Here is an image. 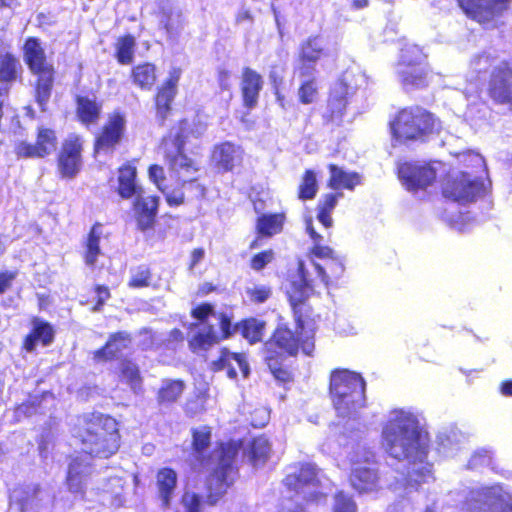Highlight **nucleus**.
<instances>
[{"instance_id":"obj_14","label":"nucleus","mask_w":512,"mask_h":512,"mask_svg":"<svg viewBox=\"0 0 512 512\" xmlns=\"http://www.w3.org/2000/svg\"><path fill=\"white\" fill-rule=\"evenodd\" d=\"M85 140L78 133H69L61 142L56 154V170L61 179H74L83 169Z\"/></svg>"},{"instance_id":"obj_55","label":"nucleus","mask_w":512,"mask_h":512,"mask_svg":"<svg viewBox=\"0 0 512 512\" xmlns=\"http://www.w3.org/2000/svg\"><path fill=\"white\" fill-rule=\"evenodd\" d=\"M246 295L253 304H263L272 296V288L267 285H255L246 289Z\"/></svg>"},{"instance_id":"obj_8","label":"nucleus","mask_w":512,"mask_h":512,"mask_svg":"<svg viewBox=\"0 0 512 512\" xmlns=\"http://www.w3.org/2000/svg\"><path fill=\"white\" fill-rule=\"evenodd\" d=\"M305 329H291L287 324H278L269 338L263 343V355L273 357H297L300 353L313 356L315 351L314 333H305Z\"/></svg>"},{"instance_id":"obj_64","label":"nucleus","mask_w":512,"mask_h":512,"mask_svg":"<svg viewBox=\"0 0 512 512\" xmlns=\"http://www.w3.org/2000/svg\"><path fill=\"white\" fill-rule=\"evenodd\" d=\"M500 392L502 395L512 397V380H505L500 384Z\"/></svg>"},{"instance_id":"obj_11","label":"nucleus","mask_w":512,"mask_h":512,"mask_svg":"<svg viewBox=\"0 0 512 512\" xmlns=\"http://www.w3.org/2000/svg\"><path fill=\"white\" fill-rule=\"evenodd\" d=\"M127 138V118L123 111L110 112L102 125L93 134L92 156L113 155Z\"/></svg>"},{"instance_id":"obj_20","label":"nucleus","mask_w":512,"mask_h":512,"mask_svg":"<svg viewBox=\"0 0 512 512\" xmlns=\"http://www.w3.org/2000/svg\"><path fill=\"white\" fill-rule=\"evenodd\" d=\"M182 75L180 67L169 70L168 76L157 87L154 94V109L160 124H164L172 112L173 102L178 94V86Z\"/></svg>"},{"instance_id":"obj_9","label":"nucleus","mask_w":512,"mask_h":512,"mask_svg":"<svg viewBox=\"0 0 512 512\" xmlns=\"http://www.w3.org/2000/svg\"><path fill=\"white\" fill-rule=\"evenodd\" d=\"M281 484L287 492L302 496L306 504L319 503L327 497L324 492L317 490L321 486L320 469L312 462L290 464Z\"/></svg>"},{"instance_id":"obj_54","label":"nucleus","mask_w":512,"mask_h":512,"mask_svg":"<svg viewBox=\"0 0 512 512\" xmlns=\"http://www.w3.org/2000/svg\"><path fill=\"white\" fill-rule=\"evenodd\" d=\"M274 260L275 252L269 248L254 254L249 261V266L254 271H261Z\"/></svg>"},{"instance_id":"obj_40","label":"nucleus","mask_w":512,"mask_h":512,"mask_svg":"<svg viewBox=\"0 0 512 512\" xmlns=\"http://www.w3.org/2000/svg\"><path fill=\"white\" fill-rule=\"evenodd\" d=\"M327 168L330 173L327 186L333 190H353L361 184V176L357 172H346L336 164H329Z\"/></svg>"},{"instance_id":"obj_33","label":"nucleus","mask_w":512,"mask_h":512,"mask_svg":"<svg viewBox=\"0 0 512 512\" xmlns=\"http://www.w3.org/2000/svg\"><path fill=\"white\" fill-rule=\"evenodd\" d=\"M178 486V474L171 467H161L155 474L156 498L162 509H170Z\"/></svg>"},{"instance_id":"obj_18","label":"nucleus","mask_w":512,"mask_h":512,"mask_svg":"<svg viewBox=\"0 0 512 512\" xmlns=\"http://www.w3.org/2000/svg\"><path fill=\"white\" fill-rule=\"evenodd\" d=\"M485 93L495 105L512 106V61L502 60L489 73Z\"/></svg>"},{"instance_id":"obj_5","label":"nucleus","mask_w":512,"mask_h":512,"mask_svg":"<svg viewBox=\"0 0 512 512\" xmlns=\"http://www.w3.org/2000/svg\"><path fill=\"white\" fill-rule=\"evenodd\" d=\"M386 451L397 460L422 463L429 452V435L402 415L387 421L382 431Z\"/></svg>"},{"instance_id":"obj_63","label":"nucleus","mask_w":512,"mask_h":512,"mask_svg":"<svg viewBox=\"0 0 512 512\" xmlns=\"http://www.w3.org/2000/svg\"><path fill=\"white\" fill-rule=\"evenodd\" d=\"M216 286L212 282H204L199 286V294L208 295L216 291Z\"/></svg>"},{"instance_id":"obj_53","label":"nucleus","mask_w":512,"mask_h":512,"mask_svg":"<svg viewBox=\"0 0 512 512\" xmlns=\"http://www.w3.org/2000/svg\"><path fill=\"white\" fill-rule=\"evenodd\" d=\"M333 512H357V505L350 495L339 490L334 494Z\"/></svg>"},{"instance_id":"obj_2","label":"nucleus","mask_w":512,"mask_h":512,"mask_svg":"<svg viewBox=\"0 0 512 512\" xmlns=\"http://www.w3.org/2000/svg\"><path fill=\"white\" fill-rule=\"evenodd\" d=\"M243 448L242 439L217 441L213 448L215 466L204 479L203 495L185 490L179 499L182 510L175 512H201L203 505L209 507L218 505L239 477L236 460Z\"/></svg>"},{"instance_id":"obj_36","label":"nucleus","mask_w":512,"mask_h":512,"mask_svg":"<svg viewBox=\"0 0 512 512\" xmlns=\"http://www.w3.org/2000/svg\"><path fill=\"white\" fill-rule=\"evenodd\" d=\"M287 221L286 212L262 213L255 221V233L258 238L270 239L283 232Z\"/></svg>"},{"instance_id":"obj_59","label":"nucleus","mask_w":512,"mask_h":512,"mask_svg":"<svg viewBox=\"0 0 512 512\" xmlns=\"http://www.w3.org/2000/svg\"><path fill=\"white\" fill-rule=\"evenodd\" d=\"M41 405V399L35 397L34 399H28L18 404L15 408L16 413L29 417L36 413Z\"/></svg>"},{"instance_id":"obj_42","label":"nucleus","mask_w":512,"mask_h":512,"mask_svg":"<svg viewBox=\"0 0 512 512\" xmlns=\"http://www.w3.org/2000/svg\"><path fill=\"white\" fill-rule=\"evenodd\" d=\"M132 83L143 91H150L157 81V68L151 62L134 65L130 70Z\"/></svg>"},{"instance_id":"obj_6","label":"nucleus","mask_w":512,"mask_h":512,"mask_svg":"<svg viewBox=\"0 0 512 512\" xmlns=\"http://www.w3.org/2000/svg\"><path fill=\"white\" fill-rule=\"evenodd\" d=\"M22 50L24 62L29 72L35 77L33 84L34 101L41 112H47L56 82L55 66L48 59L45 49L37 37H27Z\"/></svg>"},{"instance_id":"obj_12","label":"nucleus","mask_w":512,"mask_h":512,"mask_svg":"<svg viewBox=\"0 0 512 512\" xmlns=\"http://www.w3.org/2000/svg\"><path fill=\"white\" fill-rule=\"evenodd\" d=\"M297 273L299 280L291 282L286 296L291 307L295 327L305 329V326L313 322L315 317L314 309L309 303V298L314 294V284L302 261L298 263Z\"/></svg>"},{"instance_id":"obj_30","label":"nucleus","mask_w":512,"mask_h":512,"mask_svg":"<svg viewBox=\"0 0 512 512\" xmlns=\"http://www.w3.org/2000/svg\"><path fill=\"white\" fill-rule=\"evenodd\" d=\"M210 368L213 372L226 371L229 378L235 379L239 374L248 377L250 369L245 354L231 352L226 347L220 350L219 357L212 361Z\"/></svg>"},{"instance_id":"obj_37","label":"nucleus","mask_w":512,"mask_h":512,"mask_svg":"<svg viewBox=\"0 0 512 512\" xmlns=\"http://www.w3.org/2000/svg\"><path fill=\"white\" fill-rule=\"evenodd\" d=\"M88 466V464L84 463L78 457L73 458L69 463L66 475V485L71 493L79 494L81 497L85 496L86 479L90 474Z\"/></svg>"},{"instance_id":"obj_10","label":"nucleus","mask_w":512,"mask_h":512,"mask_svg":"<svg viewBox=\"0 0 512 512\" xmlns=\"http://www.w3.org/2000/svg\"><path fill=\"white\" fill-rule=\"evenodd\" d=\"M397 74L405 89L419 90L428 87L432 69L427 55L417 46L404 48L397 62Z\"/></svg>"},{"instance_id":"obj_56","label":"nucleus","mask_w":512,"mask_h":512,"mask_svg":"<svg viewBox=\"0 0 512 512\" xmlns=\"http://www.w3.org/2000/svg\"><path fill=\"white\" fill-rule=\"evenodd\" d=\"M95 297L92 301L91 311L99 312L103 309L106 302L111 298V292L107 285L96 284L93 286Z\"/></svg>"},{"instance_id":"obj_48","label":"nucleus","mask_w":512,"mask_h":512,"mask_svg":"<svg viewBox=\"0 0 512 512\" xmlns=\"http://www.w3.org/2000/svg\"><path fill=\"white\" fill-rule=\"evenodd\" d=\"M286 358L273 357L272 355H264V362L268 366L274 378L282 383L292 381L293 375L287 366L283 364Z\"/></svg>"},{"instance_id":"obj_17","label":"nucleus","mask_w":512,"mask_h":512,"mask_svg":"<svg viewBox=\"0 0 512 512\" xmlns=\"http://www.w3.org/2000/svg\"><path fill=\"white\" fill-rule=\"evenodd\" d=\"M348 481L359 494L375 492L380 488V475L374 453L368 452L352 462Z\"/></svg>"},{"instance_id":"obj_34","label":"nucleus","mask_w":512,"mask_h":512,"mask_svg":"<svg viewBox=\"0 0 512 512\" xmlns=\"http://www.w3.org/2000/svg\"><path fill=\"white\" fill-rule=\"evenodd\" d=\"M263 84V78L257 71L250 67L243 68L240 91L246 109L251 110L257 106Z\"/></svg>"},{"instance_id":"obj_19","label":"nucleus","mask_w":512,"mask_h":512,"mask_svg":"<svg viewBox=\"0 0 512 512\" xmlns=\"http://www.w3.org/2000/svg\"><path fill=\"white\" fill-rule=\"evenodd\" d=\"M467 17L481 25L500 18L510 9L512 0H457Z\"/></svg>"},{"instance_id":"obj_31","label":"nucleus","mask_w":512,"mask_h":512,"mask_svg":"<svg viewBox=\"0 0 512 512\" xmlns=\"http://www.w3.org/2000/svg\"><path fill=\"white\" fill-rule=\"evenodd\" d=\"M75 118L85 128L96 126L103 114V102L96 96L77 94L74 96Z\"/></svg>"},{"instance_id":"obj_38","label":"nucleus","mask_w":512,"mask_h":512,"mask_svg":"<svg viewBox=\"0 0 512 512\" xmlns=\"http://www.w3.org/2000/svg\"><path fill=\"white\" fill-rule=\"evenodd\" d=\"M271 453L272 443L263 434L253 437L246 448V456L253 467L263 466L269 460Z\"/></svg>"},{"instance_id":"obj_15","label":"nucleus","mask_w":512,"mask_h":512,"mask_svg":"<svg viewBox=\"0 0 512 512\" xmlns=\"http://www.w3.org/2000/svg\"><path fill=\"white\" fill-rule=\"evenodd\" d=\"M463 512H512V497L498 486L482 487L466 498Z\"/></svg>"},{"instance_id":"obj_61","label":"nucleus","mask_w":512,"mask_h":512,"mask_svg":"<svg viewBox=\"0 0 512 512\" xmlns=\"http://www.w3.org/2000/svg\"><path fill=\"white\" fill-rule=\"evenodd\" d=\"M230 78H231V72L229 70L219 69L217 71V81H218V85L222 91H226V90L230 89V87H231Z\"/></svg>"},{"instance_id":"obj_28","label":"nucleus","mask_w":512,"mask_h":512,"mask_svg":"<svg viewBox=\"0 0 512 512\" xmlns=\"http://www.w3.org/2000/svg\"><path fill=\"white\" fill-rule=\"evenodd\" d=\"M132 340V334L127 331L110 333L104 345L93 352V360L96 363L118 360L123 351L130 348Z\"/></svg>"},{"instance_id":"obj_4","label":"nucleus","mask_w":512,"mask_h":512,"mask_svg":"<svg viewBox=\"0 0 512 512\" xmlns=\"http://www.w3.org/2000/svg\"><path fill=\"white\" fill-rule=\"evenodd\" d=\"M387 126L394 146L427 143L442 129L439 117L420 105L397 109Z\"/></svg>"},{"instance_id":"obj_7","label":"nucleus","mask_w":512,"mask_h":512,"mask_svg":"<svg viewBox=\"0 0 512 512\" xmlns=\"http://www.w3.org/2000/svg\"><path fill=\"white\" fill-rule=\"evenodd\" d=\"M366 383L361 374L335 368L329 376V394L338 415L349 416L365 406Z\"/></svg>"},{"instance_id":"obj_32","label":"nucleus","mask_w":512,"mask_h":512,"mask_svg":"<svg viewBox=\"0 0 512 512\" xmlns=\"http://www.w3.org/2000/svg\"><path fill=\"white\" fill-rule=\"evenodd\" d=\"M244 150L231 141H223L214 145L211 159L222 172H231L243 161Z\"/></svg>"},{"instance_id":"obj_35","label":"nucleus","mask_w":512,"mask_h":512,"mask_svg":"<svg viewBox=\"0 0 512 512\" xmlns=\"http://www.w3.org/2000/svg\"><path fill=\"white\" fill-rule=\"evenodd\" d=\"M347 106V92L344 90H331L327 97L325 111L322 114L323 124L326 126L340 125L346 114Z\"/></svg>"},{"instance_id":"obj_52","label":"nucleus","mask_w":512,"mask_h":512,"mask_svg":"<svg viewBox=\"0 0 512 512\" xmlns=\"http://www.w3.org/2000/svg\"><path fill=\"white\" fill-rule=\"evenodd\" d=\"M120 374L131 384L138 385L142 382L139 367L130 359H121L119 363Z\"/></svg>"},{"instance_id":"obj_43","label":"nucleus","mask_w":512,"mask_h":512,"mask_svg":"<svg viewBox=\"0 0 512 512\" xmlns=\"http://www.w3.org/2000/svg\"><path fill=\"white\" fill-rule=\"evenodd\" d=\"M240 335L251 345L262 341L266 322L256 317H246L236 323Z\"/></svg>"},{"instance_id":"obj_22","label":"nucleus","mask_w":512,"mask_h":512,"mask_svg":"<svg viewBox=\"0 0 512 512\" xmlns=\"http://www.w3.org/2000/svg\"><path fill=\"white\" fill-rule=\"evenodd\" d=\"M327 55L320 35H311L304 39L298 47L297 66L295 71L299 77H308L316 73V63Z\"/></svg>"},{"instance_id":"obj_51","label":"nucleus","mask_w":512,"mask_h":512,"mask_svg":"<svg viewBox=\"0 0 512 512\" xmlns=\"http://www.w3.org/2000/svg\"><path fill=\"white\" fill-rule=\"evenodd\" d=\"M220 339L212 326H209L206 333H197L189 340V347L192 351L206 349L219 342Z\"/></svg>"},{"instance_id":"obj_16","label":"nucleus","mask_w":512,"mask_h":512,"mask_svg":"<svg viewBox=\"0 0 512 512\" xmlns=\"http://www.w3.org/2000/svg\"><path fill=\"white\" fill-rule=\"evenodd\" d=\"M59 144L58 132L55 128L40 124L35 129V141L24 140L14 145L17 159H44L52 155Z\"/></svg>"},{"instance_id":"obj_44","label":"nucleus","mask_w":512,"mask_h":512,"mask_svg":"<svg viewBox=\"0 0 512 512\" xmlns=\"http://www.w3.org/2000/svg\"><path fill=\"white\" fill-rule=\"evenodd\" d=\"M136 38L130 33L116 38L114 43V58L120 65H130L135 58Z\"/></svg>"},{"instance_id":"obj_23","label":"nucleus","mask_w":512,"mask_h":512,"mask_svg":"<svg viewBox=\"0 0 512 512\" xmlns=\"http://www.w3.org/2000/svg\"><path fill=\"white\" fill-rule=\"evenodd\" d=\"M213 429L209 425H201L193 427L190 430L191 442L190 450L191 457L195 467L199 469H206L214 462V454L208 452L212 443Z\"/></svg>"},{"instance_id":"obj_24","label":"nucleus","mask_w":512,"mask_h":512,"mask_svg":"<svg viewBox=\"0 0 512 512\" xmlns=\"http://www.w3.org/2000/svg\"><path fill=\"white\" fill-rule=\"evenodd\" d=\"M482 189V183L470 179L467 173L448 180L442 188L444 197L456 202L468 203L475 200Z\"/></svg>"},{"instance_id":"obj_25","label":"nucleus","mask_w":512,"mask_h":512,"mask_svg":"<svg viewBox=\"0 0 512 512\" xmlns=\"http://www.w3.org/2000/svg\"><path fill=\"white\" fill-rule=\"evenodd\" d=\"M30 324L31 328L21 343L23 351L31 353L37 345L48 347L55 341L56 330L49 321L34 316L30 319Z\"/></svg>"},{"instance_id":"obj_3","label":"nucleus","mask_w":512,"mask_h":512,"mask_svg":"<svg viewBox=\"0 0 512 512\" xmlns=\"http://www.w3.org/2000/svg\"><path fill=\"white\" fill-rule=\"evenodd\" d=\"M120 422L110 414L91 412L75 426L74 437L92 458L109 459L121 447Z\"/></svg>"},{"instance_id":"obj_41","label":"nucleus","mask_w":512,"mask_h":512,"mask_svg":"<svg viewBox=\"0 0 512 512\" xmlns=\"http://www.w3.org/2000/svg\"><path fill=\"white\" fill-rule=\"evenodd\" d=\"M185 382L181 379H164L156 393L159 406L169 407L177 403L185 390Z\"/></svg>"},{"instance_id":"obj_29","label":"nucleus","mask_w":512,"mask_h":512,"mask_svg":"<svg viewBox=\"0 0 512 512\" xmlns=\"http://www.w3.org/2000/svg\"><path fill=\"white\" fill-rule=\"evenodd\" d=\"M5 43L0 38V96L7 95L15 82H21L23 68L19 58L8 50H2Z\"/></svg>"},{"instance_id":"obj_46","label":"nucleus","mask_w":512,"mask_h":512,"mask_svg":"<svg viewBox=\"0 0 512 512\" xmlns=\"http://www.w3.org/2000/svg\"><path fill=\"white\" fill-rule=\"evenodd\" d=\"M318 181L314 170L306 169L297 189V197L302 201L312 200L318 192Z\"/></svg>"},{"instance_id":"obj_50","label":"nucleus","mask_w":512,"mask_h":512,"mask_svg":"<svg viewBox=\"0 0 512 512\" xmlns=\"http://www.w3.org/2000/svg\"><path fill=\"white\" fill-rule=\"evenodd\" d=\"M214 317L218 321V327H219L218 338L220 340L229 339L238 330V327H236V323L233 324V322H232L233 321V313L232 312H226V311L216 312Z\"/></svg>"},{"instance_id":"obj_60","label":"nucleus","mask_w":512,"mask_h":512,"mask_svg":"<svg viewBox=\"0 0 512 512\" xmlns=\"http://www.w3.org/2000/svg\"><path fill=\"white\" fill-rule=\"evenodd\" d=\"M16 271H1L0 272V294L5 293L16 279Z\"/></svg>"},{"instance_id":"obj_62","label":"nucleus","mask_w":512,"mask_h":512,"mask_svg":"<svg viewBox=\"0 0 512 512\" xmlns=\"http://www.w3.org/2000/svg\"><path fill=\"white\" fill-rule=\"evenodd\" d=\"M205 255V250L201 247L192 250L190 255L189 269H193Z\"/></svg>"},{"instance_id":"obj_13","label":"nucleus","mask_w":512,"mask_h":512,"mask_svg":"<svg viewBox=\"0 0 512 512\" xmlns=\"http://www.w3.org/2000/svg\"><path fill=\"white\" fill-rule=\"evenodd\" d=\"M306 231L313 242V245L308 250V257L325 260L323 265L313 262L317 275L327 287L336 284L342 278L345 271L342 260L331 247L322 245L323 237L315 230L311 221L307 223Z\"/></svg>"},{"instance_id":"obj_21","label":"nucleus","mask_w":512,"mask_h":512,"mask_svg":"<svg viewBox=\"0 0 512 512\" xmlns=\"http://www.w3.org/2000/svg\"><path fill=\"white\" fill-rule=\"evenodd\" d=\"M160 197L143 191L133 197L131 209L136 227L141 232L153 230L158 221Z\"/></svg>"},{"instance_id":"obj_45","label":"nucleus","mask_w":512,"mask_h":512,"mask_svg":"<svg viewBox=\"0 0 512 512\" xmlns=\"http://www.w3.org/2000/svg\"><path fill=\"white\" fill-rule=\"evenodd\" d=\"M343 196L342 192L326 193L322 195L317 203V219L325 227L331 228L333 225L332 212L335 209L339 198Z\"/></svg>"},{"instance_id":"obj_58","label":"nucleus","mask_w":512,"mask_h":512,"mask_svg":"<svg viewBox=\"0 0 512 512\" xmlns=\"http://www.w3.org/2000/svg\"><path fill=\"white\" fill-rule=\"evenodd\" d=\"M201 399H206L204 395H196L185 403L184 411L186 416L194 418L196 415L204 412L205 407Z\"/></svg>"},{"instance_id":"obj_47","label":"nucleus","mask_w":512,"mask_h":512,"mask_svg":"<svg viewBox=\"0 0 512 512\" xmlns=\"http://www.w3.org/2000/svg\"><path fill=\"white\" fill-rule=\"evenodd\" d=\"M298 87V101L301 104H313L319 98V84L314 74L308 77H302Z\"/></svg>"},{"instance_id":"obj_1","label":"nucleus","mask_w":512,"mask_h":512,"mask_svg":"<svg viewBox=\"0 0 512 512\" xmlns=\"http://www.w3.org/2000/svg\"><path fill=\"white\" fill-rule=\"evenodd\" d=\"M178 131L175 134L163 136L159 142V152L167 166L170 182L167 181L164 167L160 164L148 166L149 180L163 194L168 206L179 207L187 199H202L206 194V187L199 177H184L200 171L196 160L189 157L185 145L189 135V121L182 118L178 121Z\"/></svg>"},{"instance_id":"obj_39","label":"nucleus","mask_w":512,"mask_h":512,"mask_svg":"<svg viewBox=\"0 0 512 512\" xmlns=\"http://www.w3.org/2000/svg\"><path fill=\"white\" fill-rule=\"evenodd\" d=\"M101 226V223L95 222L83 242L82 258L84 263L91 268L95 267L98 257L102 254L100 247Z\"/></svg>"},{"instance_id":"obj_26","label":"nucleus","mask_w":512,"mask_h":512,"mask_svg":"<svg viewBox=\"0 0 512 512\" xmlns=\"http://www.w3.org/2000/svg\"><path fill=\"white\" fill-rule=\"evenodd\" d=\"M397 174L407 189L411 191L425 189L436 178V172L433 168L409 162L399 165Z\"/></svg>"},{"instance_id":"obj_57","label":"nucleus","mask_w":512,"mask_h":512,"mask_svg":"<svg viewBox=\"0 0 512 512\" xmlns=\"http://www.w3.org/2000/svg\"><path fill=\"white\" fill-rule=\"evenodd\" d=\"M216 312H214V307L211 303L204 302L197 306H195L190 315L192 318L198 320L201 323H205L209 316H215Z\"/></svg>"},{"instance_id":"obj_49","label":"nucleus","mask_w":512,"mask_h":512,"mask_svg":"<svg viewBox=\"0 0 512 512\" xmlns=\"http://www.w3.org/2000/svg\"><path fill=\"white\" fill-rule=\"evenodd\" d=\"M151 281V269L147 265H139L131 270L127 285L132 289H141L150 286Z\"/></svg>"},{"instance_id":"obj_27","label":"nucleus","mask_w":512,"mask_h":512,"mask_svg":"<svg viewBox=\"0 0 512 512\" xmlns=\"http://www.w3.org/2000/svg\"><path fill=\"white\" fill-rule=\"evenodd\" d=\"M138 161L139 159L133 158L126 160L117 167L116 193L121 199H132L144 190L138 183Z\"/></svg>"}]
</instances>
